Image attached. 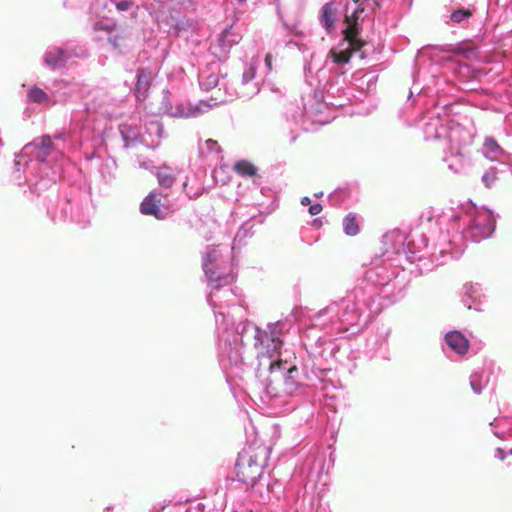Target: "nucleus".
<instances>
[{"instance_id": "nucleus-1", "label": "nucleus", "mask_w": 512, "mask_h": 512, "mask_svg": "<svg viewBox=\"0 0 512 512\" xmlns=\"http://www.w3.org/2000/svg\"><path fill=\"white\" fill-rule=\"evenodd\" d=\"M439 223L448 224L447 232L431 248L426 235L407 234L394 228L382 237V255L401 271H405L404 264H416V270L410 272L422 275L446 264L449 259L459 258L465 251V242L479 243L495 232L493 211L478 209L472 203L443 212Z\"/></svg>"}, {"instance_id": "nucleus-2", "label": "nucleus", "mask_w": 512, "mask_h": 512, "mask_svg": "<svg viewBox=\"0 0 512 512\" xmlns=\"http://www.w3.org/2000/svg\"><path fill=\"white\" fill-rule=\"evenodd\" d=\"M388 1L331 0L321 7L318 20L326 34L341 33L338 44L330 50L325 63L316 72L318 81L331 95L345 90L346 74L352 69L351 58L354 55L365 58L364 22L384 9Z\"/></svg>"}, {"instance_id": "nucleus-3", "label": "nucleus", "mask_w": 512, "mask_h": 512, "mask_svg": "<svg viewBox=\"0 0 512 512\" xmlns=\"http://www.w3.org/2000/svg\"><path fill=\"white\" fill-rule=\"evenodd\" d=\"M65 156L48 135L26 144L14 158V182L26 184L32 195L43 197L46 213L53 221H71L84 227L89 223L88 205L75 194L58 196L56 182L61 177Z\"/></svg>"}, {"instance_id": "nucleus-4", "label": "nucleus", "mask_w": 512, "mask_h": 512, "mask_svg": "<svg viewBox=\"0 0 512 512\" xmlns=\"http://www.w3.org/2000/svg\"><path fill=\"white\" fill-rule=\"evenodd\" d=\"M297 355L291 349H283V344L268 352L261 365L268 366V375L261 380L262 401L280 412H291L300 404L307 403L313 395V387L324 386L318 374L315 360L307 351Z\"/></svg>"}, {"instance_id": "nucleus-5", "label": "nucleus", "mask_w": 512, "mask_h": 512, "mask_svg": "<svg viewBox=\"0 0 512 512\" xmlns=\"http://www.w3.org/2000/svg\"><path fill=\"white\" fill-rule=\"evenodd\" d=\"M438 53L467 56L471 49L461 43L421 48L414 60L413 84L407 95V104L420 108L440 107L444 115H451L453 103L446 97L454 95L456 87L452 78L443 71L446 68L444 62H440L444 57L440 58Z\"/></svg>"}, {"instance_id": "nucleus-6", "label": "nucleus", "mask_w": 512, "mask_h": 512, "mask_svg": "<svg viewBox=\"0 0 512 512\" xmlns=\"http://www.w3.org/2000/svg\"><path fill=\"white\" fill-rule=\"evenodd\" d=\"M372 291L354 286L343 298L318 311L312 321L315 325H336L339 332L357 335L364 330L373 315L381 310L372 302Z\"/></svg>"}, {"instance_id": "nucleus-7", "label": "nucleus", "mask_w": 512, "mask_h": 512, "mask_svg": "<svg viewBox=\"0 0 512 512\" xmlns=\"http://www.w3.org/2000/svg\"><path fill=\"white\" fill-rule=\"evenodd\" d=\"M243 312L231 313L230 311H215V323L217 333L227 334L232 340L244 345L253 343L257 349L260 361L268 352L283 344V336L294 325L292 317H286L275 322H268L264 330H260L256 324L245 319L235 322L236 316Z\"/></svg>"}, {"instance_id": "nucleus-8", "label": "nucleus", "mask_w": 512, "mask_h": 512, "mask_svg": "<svg viewBox=\"0 0 512 512\" xmlns=\"http://www.w3.org/2000/svg\"><path fill=\"white\" fill-rule=\"evenodd\" d=\"M303 74L308 85L313 86L314 80L317 82L312 101L308 105L303 104L302 107L297 103H289L285 109L284 116L286 121L295 127H299L304 132H311L316 129V125H324L331 122L333 119L331 107L337 108L344 105L340 101H326L325 93L327 97L335 99L341 97L344 90L338 94H329L324 85L318 81L317 76H313L311 63L306 58L304 59Z\"/></svg>"}, {"instance_id": "nucleus-9", "label": "nucleus", "mask_w": 512, "mask_h": 512, "mask_svg": "<svg viewBox=\"0 0 512 512\" xmlns=\"http://www.w3.org/2000/svg\"><path fill=\"white\" fill-rule=\"evenodd\" d=\"M220 250L217 247L208 246L202 255V270L207 279L211 290L207 294V303L215 311H225L228 309L231 313L244 312V308L237 299V292L230 287L237 278V273L230 269L226 272L225 268L219 264Z\"/></svg>"}, {"instance_id": "nucleus-10", "label": "nucleus", "mask_w": 512, "mask_h": 512, "mask_svg": "<svg viewBox=\"0 0 512 512\" xmlns=\"http://www.w3.org/2000/svg\"><path fill=\"white\" fill-rule=\"evenodd\" d=\"M401 272L398 265L381 254L372 261L356 286H364V289L372 291V302L375 305L377 299L394 304L404 297L406 281L404 276H400Z\"/></svg>"}, {"instance_id": "nucleus-11", "label": "nucleus", "mask_w": 512, "mask_h": 512, "mask_svg": "<svg viewBox=\"0 0 512 512\" xmlns=\"http://www.w3.org/2000/svg\"><path fill=\"white\" fill-rule=\"evenodd\" d=\"M307 351L315 360L318 374L324 381L322 388L333 385L330 378L333 373V361L348 369L350 373L356 369V360L360 356L358 349H353L352 344L347 339H332L327 336H320L314 343L307 347Z\"/></svg>"}, {"instance_id": "nucleus-12", "label": "nucleus", "mask_w": 512, "mask_h": 512, "mask_svg": "<svg viewBox=\"0 0 512 512\" xmlns=\"http://www.w3.org/2000/svg\"><path fill=\"white\" fill-rule=\"evenodd\" d=\"M218 358L222 371L227 376H238L243 371L242 344L232 340L230 336L217 333Z\"/></svg>"}, {"instance_id": "nucleus-13", "label": "nucleus", "mask_w": 512, "mask_h": 512, "mask_svg": "<svg viewBox=\"0 0 512 512\" xmlns=\"http://www.w3.org/2000/svg\"><path fill=\"white\" fill-rule=\"evenodd\" d=\"M264 466L258 463L256 455L239 453L236 459V480L252 488L261 483Z\"/></svg>"}, {"instance_id": "nucleus-14", "label": "nucleus", "mask_w": 512, "mask_h": 512, "mask_svg": "<svg viewBox=\"0 0 512 512\" xmlns=\"http://www.w3.org/2000/svg\"><path fill=\"white\" fill-rule=\"evenodd\" d=\"M449 115H444L440 107L430 106L425 119L427 121L423 125V133L426 140H441L445 138H453L457 132L456 128H452L450 132L446 126Z\"/></svg>"}, {"instance_id": "nucleus-15", "label": "nucleus", "mask_w": 512, "mask_h": 512, "mask_svg": "<svg viewBox=\"0 0 512 512\" xmlns=\"http://www.w3.org/2000/svg\"><path fill=\"white\" fill-rule=\"evenodd\" d=\"M390 335L391 328H389V326H384V324L377 326L366 338V345H364V353L366 356L369 358H381L384 361H389Z\"/></svg>"}, {"instance_id": "nucleus-16", "label": "nucleus", "mask_w": 512, "mask_h": 512, "mask_svg": "<svg viewBox=\"0 0 512 512\" xmlns=\"http://www.w3.org/2000/svg\"><path fill=\"white\" fill-rule=\"evenodd\" d=\"M452 54L444 58V67L452 72L456 91L458 89L464 91L476 90L478 86V78L476 71L469 65L452 60Z\"/></svg>"}, {"instance_id": "nucleus-17", "label": "nucleus", "mask_w": 512, "mask_h": 512, "mask_svg": "<svg viewBox=\"0 0 512 512\" xmlns=\"http://www.w3.org/2000/svg\"><path fill=\"white\" fill-rule=\"evenodd\" d=\"M242 36L236 31L234 24H227L222 31L210 42L209 52L219 61L229 58L231 49L237 45Z\"/></svg>"}, {"instance_id": "nucleus-18", "label": "nucleus", "mask_w": 512, "mask_h": 512, "mask_svg": "<svg viewBox=\"0 0 512 512\" xmlns=\"http://www.w3.org/2000/svg\"><path fill=\"white\" fill-rule=\"evenodd\" d=\"M61 89H64L62 94H58V91L52 90L51 94L53 101L48 93L43 88L33 85L27 89L26 100L28 103L45 105L52 103L66 102L71 97V89L67 82L60 80L56 83Z\"/></svg>"}, {"instance_id": "nucleus-19", "label": "nucleus", "mask_w": 512, "mask_h": 512, "mask_svg": "<svg viewBox=\"0 0 512 512\" xmlns=\"http://www.w3.org/2000/svg\"><path fill=\"white\" fill-rule=\"evenodd\" d=\"M40 64L50 72L66 68L68 62L63 45H48L42 53Z\"/></svg>"}, {"instance_id": "nucleus-20", "label": "nucleus", "mask_w": 512, "mask_h": 512, "mask_svg": "<svg viewBox=\"0 0 512 512\" xmlns=\"http://www.w3.org/2000/svg\"><path fill=\"white\" fill-rule=\"evenodd\" d=\"M210 109V104L201 101L198 104L179 102L175 105L165 104V112L172 117L192 118L200 116Z\"/></svg>"}, {"instance_id": "nucleus-21", "label": "nucleus", "mask_w": 512, "mask_h": 512, "mask_svg": "<svg viewBox=\"0 0 512 512\" xmlns=\"http://www.w3.org/2000/svg\"><path fill=\"white\" fill-rule=\"evenodd\" d=\"M84 158L86 161H93V159H98L100 162L99 172L102 180L106 184H111L116 178L117 171V163L115 158L108 156L106 158H101L96 151H92L90 153L85 152Z\"/></svg>"}, {"instance_id": "nucleus-22", "label": "nucleus", "mask_w": 512, "mask_h": 512, "mask_svg": "<svg viewBox=\"0 0 512 512\" xmlns=\"http://www.w3.org/2000/svg\"><path fill=\"white\" fill-rule=\"evenodd\" d=\"M484 294L481 285L466 283L464 284V295L462 304L469 310L481 311L484 303Z\"/></svg>"}, {"instance_id": "nucleus-23", "label": "nucleus", "mask_w": 512, "mask_h": 512, "mask_svg": "<svg viewBox=\"0 0 512 512\" xmlns=\"http://www.w3.org/2000/svg\"><path fill=\"white\" fill-rule=\"evenodd\" d=\"M444 341L453 352L460 356L465 355L469 349V341L463 333L457 330L446 333Z\"/></svg>"}, {"instance_id": "nucleus-24", "label": "nucleus", "mask_w": 512, "mask_h": 512, "mask_svg": "<svg viewBox=\"0 0 512 512\" xmlns=\"http://www.w3.org/2000/svg\"><path fill=\"white\" fill-rule=\"evenodd\" d=\"M153 80L152 70L148 67L138 69L136 75L135 95L138 99L145 98Z\"/></svg>"}, {"instance_id": "nucleus-25", "label": "nucleus", "mask_w": 512, "mask_h": 512, "mask_svg": "<svg viewBox=\"0 0 512 512\" xmlns=\"http://www.w3.org/2000/svg\"><path fill=\"white\" fill-rule=\"evenodd\" d=\"M444 162L447 163L448 169L454 174H460L465 167L469 164V158L460 150L451 152L444 157Z\"/></svg>"}, {"instance_id": "nucleus-26", "label": "nucleus", "mask_w": 512, "mask_h": 512, "mask_svg": "<svg viewBox=\"0 0 512 512\" xmlns=\"http://www.w3.org/2000/svg\"><path fill=\"white\" fill-rule=\"evenodd\" d=\"M474 13V8L460 6L444 17L448 25H461L468 21Z\"/></svg>"}, {"instance_id": "nucleus-27", "label": "nucleus", "mask_w": 512, "mask_h": 512, "mask_svg": "<svg viewBox=\"0 0 512 512\" xmlns=\"http://www.w3.org/2000/svg\"><path fill=\"white\" fill-rule=\"evenodd\" d=\"M482 153L490 161H500L499 158L504 155V150L495 141L493 137H486L482 147Z\"/></svg>"}, {"instance_id": "nucleus-28", "label": "nucleus", "mask_w": 512, "mask_h": 512, "mask_svg": "<svg viewBox=\"0 0 512 512\" xmlns=\"http://www.w3.org/2000/svg\"><path fill=\"white\" fill-rule=\"evenodd\" d=\"M506 172V165L505 163L498 162L496 166H491L488 168L484 174L481 177V180L485 187L491 188L495 185L497 182V179L500 174H503Z\"/></svg>"}, {"instance_id": "nucleus-29", "label": "nucleus", "mask_w": 512, "mask_h": 512, "mask_svg": "<svg viewBox=\"0 0 512 512\" xmlns=\"http://www.w3.org/2000/svg\"><path fill=\"white\" fill-rule=\"evenodd\" d=\"M67 61L71 58L84 59L89 56V51L85 45L77 44L76 42L70 41L63 44Z\"/></svg>"}, {"instance_id": "nucleus-30", "label": "nucleus", "mask_w": 512, "mask_h": 512, "mask_svg": "<svg viewBox=\"0 0 512 512\" xmlns=\"http://www.w3.org/2000/svg\"><path fill=\"white\" fill-rule=\"evenodd\" d=\"M278 15L281 20L282 29L286 32L287 36L301 37L303 35L301 22L298 19H286L283 17V15L280 14V12H278Z\"/></svg>"}, {"instance_id": "nucleus-31", "label": "nucleus", "mask_w": 512, "mask_h": 512, "mask_svg": "<svg viewBox=\"0 0 512 512\" xmlns=\"http://www.w3.org/2000/svg\"><path fill=\"white\" fill-rule=\"evenodd\" d=\"M342 227L345 235L349 237L358 235L360 232V226L356 214L349 212L346 216H344L342 220Z\"/></svg>"}, {"instance_id": "nucleus-32", "label": "nucleus", "mask_w": 512, "mask_h": 512, "mask_svg": "<svg viewBox=\"0 0 512 512\" xmlns=\"http://www.w3.org/2000/svg\"><path fill=\"white\" fill-rule=\"evenodd\" d=\"M161 203L159 192L156 190L150 191L146 197L140 203V213L148 215L156 205Z\"/></svg>"}, {"instance_id": "nucleus-33", "label": "nucleus", "mask_w": 512, "mask_h": 512, "mask_svg": "<svg viewBox=\"0 0 512 512\" xmlns=\"http://www.w3.org/2000/svg\"><path fill=\"white\" fill-rule=\"evenodd\" d=\"M157 177L158 183L163 188H171L174 181L175 176L173 175V170L170 167H158L154 172Z\"/></svg>"}, {"instance_id": "nucleus-34", "label": "nucleus", "mask_w": 512, "mask_h": 512, "mask_svg": "<svg viewBox=\"0 0 512 512\" xmlns=\"http://www.w3.org/2000/svg\"><path fill=\"white\" fill-rule=\"evenodd\" d=\"M167 24H169L168 34L173 37H179L189 27L188 20L174 16L167 18Z\"/></svg>"}, {"instance_id": "nucleus-35", "label": "nucleus", "mask_w": 512, "mask_h": 512, "mask_svg": "<svg viewBox=\"0 0 512 512\" xmlns=\"http://www.w3.org/2000/svg\"><path fill=\"white\" fill-rule=\"evenodd\" d=\"M490 426L494 428L492 430L494 436L499 439H503L507 431L510 429V422L507 417H496L490 422Z\"/></svg>"}, {"instance_id": "nucleus-36", "label": "nucleus", "mask_w": 512, "mask_h": 512, "mask_svg": "<svg viewBox=\"0 0 512 512\" xmlns=\"http://www.w3.org/2000/svg\"><path fill=\"white\" fill-rule=\"evenodd\" d=\"M234 171L243 177H253L257 175V168L248 160H237L234 164Z\"/></svg>"}, {"instance_id": "nucleus-37", "label": "nucleus", "mask_w": 512, "mask_h": 512, "mask_svg": "<svg viewBox=\"0 0 512 512\" xmlns=\"http://www.w3.org/2000/svg\"><path fill=\"white\" fill-rule=\"evenodd\" d=\"M470 387L476 395H480L485 387L482 372H473L470 375Z\"/></svg>"}, {"instance_id": "nucleus-38", "label": "nucleus", "mask_w": 512, "mask_h": 512, "mask_svg": "<svg viewBox=\"0 0 512 512\" xmlns=\"http://www.w3.org/2000/svg\"><path fill=\"white\" fill-rule=\"evenodd\" d=\"M200 86L202 89L208 91L216 87L219 83V77L213 73L200 77Z\"/></svg>"}, {"instance_id": "nucleus-39", "label": "nucleus", "mask_w": 512, "mask_h": 512, "mask_svg": "<svg viewBox=\"0 0 512 512\" xmlns=\"http://www.w3.org/2000/svg\"><path fill=\"white\" fill-rule=\"evenodd\" d=\"M148 215L153 216L158 220H164L171 215V211L168 207H165L160 203L156 205L155 208Z\"/></svg>"}, {"instance_id": "nucleus-40", "label": "nucleus", "mask_w": 512, "mask_h": 512, "mask_svg": "<svg viewBox=\"0 0 512 512\" xmlns=\"http://www.w3.org/2000/svg\"><path fill=\"white\" fill-rule=\"evenodd\" d=\"M109 2L115 6L118 12H127L135 5L134 0H109Z\"/></svg>"}, {"instance_id": "nucleus-41", "label": "nucleus", "mask_w": 512, "mask_h": 512, "mask_svg": "<svg viewBox=\"0 0 512 512\" xmlns=\"http://www.w3.org/2000/svg\"><path fill=\"white\" fill-rule=\"evenodd\" d=\"M120 134L125 144L123 145L124 149H128L131 147V143L134 144L136 142V135L130 128H120Z\"/></svg>"}, {"instance_id": "nucleus-42", "label": "nucleus", "mask_w": 512, "mask_h": 512, "mask_svg": "<svg viewBox=\"0 0 512 512\" xmlns=\"http://www.w3.org/2000/svg\"><path fill=\"white\" fill-rule=\"evenodd\" d=\"M256 76V68L253 65L248 66L242 74L241 83L247 85L252 82Z\"/></svg>"}, {"instance_id": "nucleus-43", "label": "nucleus", "mask_w": 512, "mask_h": 512, "mask_svg": "<svg viewBox=\"0 0 512 512\" xmlns=\"http://www.w3.org/2000/svg\"><path fill=\"white\" fill-rule=\"evenodd\" d=\"M149 129H150L151 132H154L158 137H162L163 126L158 121L150 122Z\"/></svg>"}, {"instance_id": "nucleus-44", "label": "nucleus", "mask_w": 512, "mask_h": 512, "mask_svg": "<svg viewBox=\"0 0 512 512\" xmlns=\"http://www.w3.org/2000/svg\"><path fill=\"white\" fill-rule=\"evenodd\" d=\"M508 454H512V447L511 448H496V454L494 456L498 458L500 461H503V459L506 458Z\"/></svg>"}, {"instance_id": "nucleus-45", "label": "nucleus", "mask_w": 512, "mask_h": 512, "mask_svg": "<svg viewBox=\"0 0 512 512\" xmlns=\"http://www.w3.org/2000/svg\"><path fill=\"white\" fill-rule=\"evenodd\" d=\"M205 145L206 148L211 152L219 153L221 151L220 145L213 139L206 140Z\"/></svg>"}, {"instance_id": "nucleus-46", "label": "nucleus", "mask_w": 512, "mask_h": 512, "mask_svg": "<svg viewBox=\"0 0 512 512\" xmlns=\"http://www.w3.org/2000/svg\"><path fill=\"white\" fill-rule=\"evenodd\" d=\"M323 210V207L320 203L310 204L308 207V212L311 215H318Z\"/></svg>"}, {"instance_id": "nucleus-47", "label": "nucleus", "mask_w": 512, "mask_h": 512, "mask_svg": "<svg viewBox=\"0 0 512 512\" xmlns=\"http://www.w3.org/2000/svg\"><path fill=\"white\" fill-rule=\"evenodd\" d=\"M180 4L185 9H191L193 11L197 9V3L194 0H182Z\"/></svg>"}, {"instance_id": "nucleus-48", "label": "nucleus", "mask_w": 512, "mask_h": 512, "mask_svg": "<svg viewBox=\"0 0 512 512\" xmlns=\"http://www.w3.org/2000/svg\"><path fill=\"white\" fill-rule=\"evenodd\" d=\"M283 43L286 47H298L300 50L303 51V44L294 41V40H283Z\"/></svg>"}, {"instance_id": "nucleus-49", "label": "nucleus", "mask_w": 512, "mask_h": 512, "mask_svg": "<svg viewBox=\"0 0 512 512\" xmlns=\"http://www.w3.org/2000/svg\"><path fill=\"white\" fill-rule=\"evenodd\" d=\"M185 512H205V505L202 503L197 504L195 507H189Z\"/></svg>"}, {"instance_id": "nucleus-50", "label": "nucleus", "mask_w": 512, "mask_h": 512, "mask_svg": "<svg viewBox=\"0 0 512 512\" xmlns=\"http://www.w3.org/2000/svg\"><path fill=\"white\" fill-rule=\"evenodd\" d=\"M272 61H273L272 54L271 53L266 54V56H265V66H266V70H268V72L272 71Z\"/></svg>"}, {"instance_id": "nucleus-51", "label": "nucleus", "mask_w": 512, "mask_h": 512, "mask_svg": "<svg viewBox=\"0 0 512 512\" xmlns=\"http://www.w3.org/2000/svg\"><path fill=\"white\" fill-rule=\"evenodd\" d=\"M503 163L506 165V171H509L512 174V155H509Z\"/></svg>"}, {"instance_id": "nucleus-52", "label": "nucleus", "mask_w": 512, "mask_h": 512, "mask_svg": "<svg viewBox=\"0 0 512 512\" xmlns=\"http://www.w3.org/2000/svg\"><path fill=\"white\" fill-rule=\"evenodd\" d=\"M337 197H338L337 190L332 191V193L329 195V199L332 203H335L336 201H338Z\"/></svg>"}, {"instance_id": "nucleus-53", "label": "nucleus", "mask_w": 512, "mask_h": 512, "mask_svg": "<svg viewBox=\"0 0 512 512\" xmlns=\"http://www.w3.org/2000/svg\"><path fill=\"white\" fill-rule=\"evenodd\" d=\"M300 204H301L302 206H308V207H309V205L311 204V200H310V198H309V197H302V198L300 199Z\"/></svg>"}, {"instance_id": "nucleus-54", "label": "nucleus", "mask_w": 512, "mask_h": 512, "mask_svg": "<svg viewBox=\"0 0 512 512\" xmlns=\"http://www.w3.org/2000/svg\"><path fill=\"white\" fill-rule=\"evenodd\" d=\"M247 232L248 231L245 229V226L240 227L238 233L236 234V238L240 237L241 235L245 237Z\"/></svg>"}, {"instance_id": "nucleus-55", "label": "nucleus", "mask_w": 512, "mask_h": 512, "mask_svg": "<svg viewBox=\"0 0 512 512\" xmlns=\"http://www.w3.org/2000/svg\"><path fill=\"white\" fill-rule=\"evenodd\" d=\"M227 2H229L230 4L232 5H242L244 4L247 0H226Z\"/></svg>"}, {"instance_id": "nucleus-56", "label": "nucleus", "mask_w": 512, "mask_h": 512, "mask_svg": "<svg viewBox=\"0 0 512 512\" xmlns=\"http://www.w3.org/2000/svg\"><path fill=\"white\" fill-rule=\"evenodd\" d=\"M322 223L321 219L320 218H315L313 220V226L314 227H318V225H320Z\"/></svg>"}, {"instance_id": "nucleus-57", "label": "nucleus", "mask_w": 512, "mask_h": 512, "mask_svg": "<svg viewBox=\"0 0 512 512\" xmlns=\"http://www.w3.org/2000/svg\"><path fill=\"white\" fill-rule=\"evenodd\" d=\"M291 134H292V136H291V140L290 141L293 143V142H295L297 140L298 135L295 134L294 131H292Z\"/></svg>"}, {"instance_id": "nucleus-58", "label": "nucleus", "mask_w": 512, "mask_h": 512, "mask_svg": "<svg viewBox=\"0 0 512 512\" xmlns=\"http://www.w3.org/2000/svg\"><path fill=\"white\" fill-rule=\"evenodd\" d=\"M323 195H324V192H323V191H319V192H316V193L314 194V197H315V198H321V197H323Z\"/></svg>"}, {"instance_id": "nucleus-59", "label": "nucleus", "mask_w": 512, "mask_h": 512, "mask_svg": "<svg viewBox=\"0 0 512 512\" xmlns=\"http://www.w3.org/2000/svg\"><path fill=\"white\" fill-rule=\"evenodd\" d=\"M324 512H333V511H332V510H330V509H328V510H327V509H324Z\"/></svg>"}, {"instance_id": "nucleus-60", "label": "nucleus", "mask_w": 512, "mask_h": 512, "mask_svg": "<svg viewBox=\"0 0 512 512\" xmlns=\"http://www.w3.org/2000/svg\"><path fill=\"white\" fill-rule=\"evenodd\" d=\"M155 2H160V0H154Z\"/></svg>"}]
</instances>
